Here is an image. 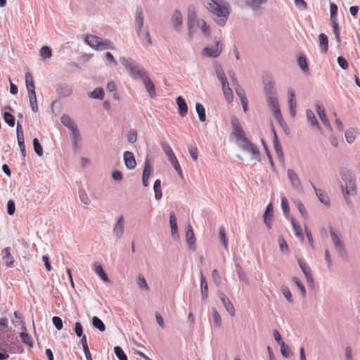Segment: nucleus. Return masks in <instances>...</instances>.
Masks as SVG:
<instances>
[{"mask_svg": "<svg viewBox=\"0 0 360 360\" xmlns=\"http://www.w3.org/2000/svg\"><path fill=\"white\" fill-rule=\"evenodd\" d=\"M291 222H292V226L293 231H294L296 236L298 237L301 240H304V236H303L302 228L295 221V219H292Z\"/></svg>", "mask_w": 360, "mask_h": 360, "instance_id": "obj_45", "label": "nucleus"}, {"mask_svg": "<svg viewBox=\"0 0 360 360\" xmlns=\"http://www.w3.org/2000/svg\"><path fill=\"white\" fill-rule=\"evenodd\" d=\"M11 248L10 247H6L2 250V261L6 267H11L14 262V259L11 254Z\"/></svg>", "mask_w": 360, "mask_h": 360, "instance_id": "obj_19", "label": "nucleus"}, {"mask_svg": "<svg viewBox=\"0 0 360 360\" xmlns=\"http://www.w3.org/2000/svg\"><path fill=\"white\" fill-rule=\"evenodd\" d=\"M273 142H274V147L275 151L276 153V155H277L278 159L283 160L284 156H283V152L282 150V146H281L280 141H278V136L276 134H275V137L273 140Z\"/></svg>", "mask_w": 360, "mask_h": 360, "instance_id": "obj_30", "label": "nucleus"}, {"mask_svg": "<svg viewBox=\"0 0 360 360\" xmlns=\"http://www.w3.org/2000/svg\"><path fill=\"white\" fill-rule=\"evenodd\" d=\"M340 176L345 185H341L340 188L342 194L345 197L347 195H354L356 193V176L352 171L343 169L340 171Z\"/></svg>", "mask_w": 360, "mask_h": 360, "instance_id": "obj_3", "label": "nucleus"}, {"mask_svg": "<svg viewBox=\"0 0 360 360\" xmlns=\"http://www.w3.org/2000/svg\"><path fill=\"white\" fill-rule=\"evenodd\" d=\"M231 122L233 129L232 135L236 137L237 141H240L238 143L239 147L243 150L250 153L255 159L260 160L259 150L254 143L246 138L239 120L236 116H232Z\"/></svg>", "mask_w": 360, "mask_h": 360, "instance_id": "obj_1", "label": "nucleus"}, {"mask_svg": "<svg viewBox=\"0 0 360 360\" xmlns=\"http://www.w3.org/2000/svg\"><path fill=\"white\" fill-rule=\"evenodd\" d=\"M33 147H34V152L36 153V154L37 155H39V157L42 156L43 148H42V146H41L39 141L37 138H34L33 139Z\"/></svg>", "mask_w": 360, "mask_h": 360, "instance_id": "obj_57", "label": "nucleus"}, {"mask_svg": "<svg viewBox=\"0 0 360 360\" xmlns=\"http://www.w3.org/2000/svg\"><path fill=\"white\" fill-rule=\"evenodd\" d=\"M218 296L221 300L226 310L231 316H233L235 315V309L232 302L229 300L227 296L221 291H219L218 292Z\"/></svg>", "mask_w": 360, "mask_h": 360, "instance_id": "obj_11", "label": "nucleus"}, {"mask_svg": "<svg viewBox=\"0 0 360 360\" xmlns=\"http://www.w3.org/2000/svg\"><path fill=\"white\" fill-rule=\"evenodd\" d=\"M316 112H317L319 117H320V119H321V122H323V124H324V126L330 128V124L329 120L326 117L324 108L319 104H316Z\"/></svg>", "mask_w": 360, "mask_h": 360, "instance_id": "obj_23", "label": "nucleus"}, {"mask_svg": "<svg viewBox=\"0 0 360 360\" xmlns=\"http://www.w3.org/2000/svg\"><path fill=\"white\" fill-rule=\"evenodd\" d=\"M144 25V15L141 7H137L135 14L134 27L138 37H142V30Z\"/></svg>", "mask_w": 360, "mask_h": 360, "instance_id": "obj_8", "label": "nucleus"}, {"mask_svg": "<svg viewBox=\"0 0 360 360\" xmlns=\"http://www.w3.org/2000/svg\"><path fill=\"white\" fill-rule=\"evenodd\" d=\"M311 186L315 191L316 196L319 199V200L325 205H329L330 200H329V198H328V196L327 195V194L322 190L316 188L315 186L313 185L312 183H311Z\"/></svg>", "mask_w": 360, "mask_h": 360, "instance_id": "obj_24", "label": "nucleus"}, {"mask_svg": "<svg viewBox=\"0 0 360 360\" xmlns=\"http://www.w3.org/2000/svg\"><path fill=\"white\" fill-rule=\"evenodd\" d=\"M321 51L326 53L328 49V39L326 34L321 33L319 35Z\"/></svg>", "mask_w": 360, "mask_h": 360, "instance_id": "obj_27", "label": "nucleus"}, {"mask_svg": "<svg viewBox=\"0 0 360 360\" xmlns=\"http://www.w3.org/2000/svg\"><path fill=\"white\" fill-rule=\"evenodd\" d=\"M137 284L141 289H143V290H145L147 291L149 290V287L147 284V282H146L145 278L143 276L139 275V276L138 277V279H137Z\"/></svg>", "mask_w": 360, "mask_h": 360, "instance_id": "obj_64", "label": "nucleus"}, {"mask_svg": "<svg viewBox=\"0 0 360 360\" xmlns=\"http://www.w3.org/2000/svg\"><path fill=\"white\" fill-rule=\"evenodd\" d=\"M120 62L134 79H141L147 73L143 68H141L140 65L131 58L121 57L120 58Z\"/></svg>", "mask_w": 360, "mask_h": 360, "instance_id": "obj_4", "label": "nucleus"}, {"mask_svg": "<svg viewBox=\"0 0 360 360\" xmlns=\"http://www.w3.org/2000/svg\"><path fill=\"white\" fill-rule=\"evenodd\" d=\"M153 189L155 192V198L157 200L162 198V193L161 189V181L160 179H156L154 182Z\"/></svg>", "mask_w": 360, "mask_h": 360, "instance_id": "obj_39", "label": "nucleus"}, {"mask_svg": "<svg viewBox=\"0 0 360 360\" xmlns=\"http://www.w3.org/2000/svg\"><path fill=\"white\" fill-rule=\"evenodd\" d=\"M6 342H9V344L6 343L5 345L6 346V349L8 351V353H22L23 352V347L20 345L19 341L16 340L15 341H11L9 340V338L8 337L6 340Z\"/></svg>", "mask_w": 360, "mask_h": 360, "instance_id": "obj_10", "label": "nucleus"}, {"mask_svg": "<svg viewBox=\"0 0 360 360\" xmlns=\"http://www.w3.org/2000/svg\"><path fill=\"white\" fill-rule=\"evenodd\" d=\"M297 63H298V65L300 66V68H301V70L304 72L306 73V72H309L308 63H307V59L304 56H300L297 58Z\"/></svg>", "mask_w": 360, "mask_h": 360, "instance_id": "obj_49", "label": "nucleus"}, {"mask_svg": "<svg viewBox=\"0 0 360 360\" xmlns=\"http://www.w3.org/2000/svg\"><path fill=\"white\" fill-rule=\"evenodd\" d=\"M22 342L30 347H33V342L31 336L27 332V329L25 327H22V331L20 334Z\"/></svg>", "mask_w": 360, "mask_h": 360, "instance_id": "obj_28", "label": "nucleus"}, {"mask_svg": "<svg viewBox=\"0 0 360 360\" xmlns=\"http://www.w3.org/2000/svg\"><path fill=\"white\" fill-rule=\"evenodd\" d=\"M140 39L147 46H150L152 44V41L150 38V35L149 33L148 27H145L142 30V37H139Z\"/></svg>", "mask_w": 360, "mask_h": 360, "instance_id": "obj_35", "label": "nucleus"}, {"mask_svg": "<svg viewBox=\"0 0 360 360\" xmlns=\"http://www.w3.org/2000/svg\"><path fill=\"white\" fill-rule=\"evenodd\" d=\"M171 163V165L173 166V167L174 168V169L177 172L178 174L181 177L183 178V172H182V169L181 168V166L178 162V160L176 158V157H174L172 159L169 160Z\"/></svg>", "mask_w": 360, "mask_h": 360, "instance_id": "obj_54", "label": "nucleus"}, {"mask_svg": "<svg viewBox=\"0 0 360 360\" xmlns=\"http://www.w3.org/2000/svg\"><path fill=\"white\" fill-rule=\"evenodd\" d=\"M92 325L93 326L98 329L100 332H103L105 330V326L103 321L97 316H94L92 319Z\"/></svg>", "mask_w": 360, "mask_h": 360, "instance_id": "obj_42", "label": "nucleus"}, {"mask_svg": "<svg viewBox=\"0 0 360 360\" xmlns=\"http://www.w3.org/2000/svg\"><path fill=\"white\" fill-rule=\"evenodd\" d=\"M281 347V353L283 356L285 358L291 357L293 355L292 352L288 345H287L285 342H282L280 345Z\"/></svg>", "mask_w": 360, "mask_h": 360, "instance_id": "obj_47", "label": "nucleus"}, {"mask_svg": "<svg viewBox=\"0 0 360 360\" xmlns=\"http://www.w3.org/2000/svg\"><path fill=\"white\" fill-rule=\"evenodd\" d=\"M171 22L174 30L176 32H179L183 24V18L182 15L179 10L176 9L174 11L172 15Z\"/></svg>", "mask_w": 360, "mask_h": 360, "instance_id": "obj_14", "label": "nucleus"}, {"mask_svg": "<svg viewBox=\"0 0 360 360\" xmlns=\"http://www.w3.org/2000/svg\"><path fill=\"white\" fill-rule=\"evenodd\" d=\"M94 271L95 272L99 275L101 279L105 282H108L109 278L108 275L105 273L102 265L98 262L94 263Z\"/></svg>", "mask_w": 360, "mask_h": 360, "instance_id": "obj_31", "label": "nucleus"}, {"mask_svg": "<svg viewBox=\"0 0 360 360\" xmlns=\"http://www.w3.org/2000/svg\"><path fill=\"white\" fill-rule=\"evenodd\" d=\"M333 27V33L335 36L336 40L338 43L340 42V32L337 18L330 19Z\"/></svg>", "mask_w": 360, "mask_h": 360, "instance_id": "obj_44", "label": "nucleus"}, {"mask_svg": "<svg viewBox=\"0 0 360 360\" xmlns=\"http://www.w3.org/2000/svg\"><path fill=\"white\" fill-rule=\"evenodd\" d=\"M151 172H152V168H151L150 161L148 157H147L145 160L144 168H143L142 176H146V177H150Z\"/></svg>", "mask_w": 360, "mask_h": 360, "instance_id": "obj_53", "label": "nucleus"}, {"mask_svg": "<svg viewBox=\"0 0 360 360\" xmlns=\"http://www.w3.org/2000/svg\"><path fill=\"white\" fill-rule=\"evenodd\" d=\"M143 80V83L146 89L149 96L151 98H155L156 96L155 88L152 80L148 77L147 73L141 78Z\"/></svg>", "mask_w": 360, "mask_h": 360, "instance_id": "obj_15", "label": "nucleus"}, {"mask_svg": "<svg viewBox=\"0 0 360 360\" xmlns=\"http://www.w3.org/2000/svg\"><path fill=\"white\" fill-rule=\"evenodd\" d=\"M222 51V44L220 41H216L214 45L211 46L205 47L202 50V55L210 57L217 58Z\"/></svg>", "mask_w": 360, "mask_h": 360, "instance_id": "obj_7", "label": "nucleus"}, {"mask_svg": "<svg viewBox=\"0 0 360 360\" xmlns=\"http://www.w3.org/2000/svg\"><path fill=\"white\" fill-rule=\"evenodd\" d=\"M70 138H71V141L72 143L73 149L75 152H77L79 148L78 141L80 138L79 131L75 130V131L70 132Z\"/></svg>", "mask_w": 360, "mask_h": 360, "instance_id": "obj_37", "label": "nucleus"}, {"mask_svg": "<svg viewBox=\"0 0 360 360\" xmlns=\"http://www.w3.org/2000/svg\"><path fill=\"white\" fill-rule=\"evenodd\" d=\"M281 207H282L284 215L286 217H288L289 215V213H290V207H289V205H288V201L285 196L282 197V198H281Z\"/></svg>", "mask_w": 360, "mask_h": 360, "instance_id": "obj_62", "label": "nucleus"}, {"mask_svg": "<svg viewBox=\"0 0 360 360\" xmlns=\"http://www.w3.org/2000/svg\"><path fill=\"white\" fill-rule=\"evenodd\" d=\"M203 19H198L195 14V8L189 6L188 9L187 15V26H188V35L190 39H192L194 36V28L199 27Z\"/></svg>", "mask_w": 360, "mask_h": 360, "instance_id": "obj_5", "label": "nucleus"}, {"mask_svg": "<svg viewBox=\"0 0 360 360\" xmlns=\"http://www.w3.org/2000/svg\"><path fill=\"white\" fill-rule=\"evenodd\" d=\"M267 0H246V4L252 10L257 11L260 8V5L264 4Z\"/></svg>", "mask_w": 360, "mask_h": 360, "instance_id": "obj_38", "label": "nucleus"}, {"mask_svg": "<svg viewBox=\"0 0 360 360\" xmlns=\"http://www.w3.org/2000/svg\"><path fill=\"white\" fill-rule=\"evenodd\" d=\"M306 116L309 121V122L311 124V126L316 127L317 129H321L320 124L314 113V112L310 110L307 109L306 110Z\"/></svg>", "mask_w": 360, "mask_h": 360, "instance_id": "obj_29", "label": "nucleus"}, {"mask_svg": "<svg viewBox=\"0 0 360 360\" xmlns=\"http://www.w3.org/2000/svg\"><path fill=\"white\" fill-rule=\"evenodd\" d=\"M88 96L94 99L103 100L105 96L104 90L101 87L96 88L93 91L89 93Z\"/></svg>", "mask_w": 360, "mask_h": 360, "instance_id": "obj_33", "label": "nucleus"}, {"mask_svg": "<svg viewBox=\"0 0 360 360\" xmlns=\"http://www.w3.org/2000/svg\"><path fill=\"white\" fill-rule=\"evenodd\" d=\"M281 291L283 293V296L285 297V299L289 302H293L291 292H290V289L287 286H285V285L281 286Z\"/></svg>", "mask_w": 360, "mask_h": 360, "instance_id": "obj_61", "label": "nucleus"}, {"mask_svg": "<svg viewBox=\"0 0 360 360\" xmlns=\"http://www.w3.org/2000/svg\"><path fill=\"white\" fill-rule=\"evenodd\" d=\"M330 235L338 256L344 260L347 259V252L342 240L333 229L330 230Z\"/></svg>", "mask_w": 360, "mask_h": 360, "instance_id": "obj_6", "label": "nucleus"}, {"mask_svg": "<svg viewBox=\"0 0 360 360\" xmlns=\"http://www.w3.org/2000/svg\"><path fill=\"white\" fill-rule=\"evenodd\" d=\"M215 72L218 79L220 81L221 84H226V82H228L226 77L221 65L216 66Z\"/></svg>", "mask_w": 360, "mask_h": 360, "instance_id": "obj_43", "label": "nucleus"}, {"mask_svg": "<svg viewBox=\"0 0 360 360\" xmlns=\"http://www.w3.org/2000/svg\"><path fill=\"white\" fill-rule=\"evenodd\" d=\"M212 318L213 322L214 325L217 327H220L221 326V316L215 308L212 309Z\"/></svg>", "mask_w": 360, "mask_h": 360, "instance_id": "obj_55", "label": "nucleus"}, {"mask_svg": "<svg viewBox=\"0 0 360 360\" xmlns=\"http://www.w3.org/2000/svg\"><path fill=\"white\" fill-rule=\"evenodd\" d=\"M219 236L223 246L224 248L227 249L228 239L226 238L225 228L222 226L219 227Z\"/></svg>", "mask_w": 360, "mask_h": 360, "instance_id": "obj_50", "label": "nucleus"}, {"mask_svg": "<svg viewBox=\"0 0 360 360\" xmlns=\"http://www.w3.org/2000/svg\"><path fill=\"white\" fill-rule=\"evenodd\" d=\"M169 224L171 227V233L173 237L177 235V222L176 217L174 212H171L169 215Z\"/></svg>", "mask_w": 360, "mask_h": 360, "instance_id": "obj_34", "label": "nucleus"}, {"mask_svg": "<svg viewBox=\"0 0 360 360\" xmlns=\"http://www.w3.org/2000/svg\"><path fill=\"white\" fill-rule=\"evenodd\" d=\"M113 43L108 39L101 38L98 49L99 51L105 50V49H114Z\"/></svg>", "mask_w": 360, "mask_h": 360, "instance_id": "obj_36", "label": "nucleus"}, {"mask_svg": "<svg viewBox=\"0 0 360 360\" xmlns=\"http://www.w3.org/2000/svg\"><path fill=\"white\" fill-rule=\"evenodd\" d=\"M56 92L60 98H65L72 94V89L70 85L66 83H60L56 87Z\"/></svg>", "mask_w": 360, "mask_h": 360, "instance_id": "obj_12", "label": "nucleus"}, {"mask_svg": "<svg viewBox=\"0 0 360 360\" xmlns=\"http://www.w3.org/2000/svg\"><path fill=\"white\" fill-rule=\"evenodd\" d=\"M278 242L279 244L281 251L283 254L288 255L289 254V248H288V245L285 240L284 239V238L282 236H280L278 238Z\"/></svg>", "mask_w": 360, "mask_h": 360, "instance_id": "obj_52", "label": "nucleus"}, {"mask_svg": "<svg viewBox=\"0 0 360 360\" xmlns=\"http://www.w3.org/2000/svg\"><path fill=\"white\" fill-rule=\"evenodd\" d=\"M161 146H162V150L165 153L166 155L168 157L169 160L176 156L175 154L174 153L172 148L167 142H162L161 143Z\"/></svg>", "mask_w": 360, "mask_h": 360, "instance_id": "obj_46", "label": "nucleus"}, {"mask_svg": "<svg viewBox=\"0 0 360 360\" xmlns=\"http://www.w3.org/2000/svg\"><path fill=\"white\" fill-rule=\"evenodd\" d=\"M101 37L94 34H87L85 37V42L91 48L98 49Z\"/></svg>", "mask_w": 360, "mask_h": 360, "instance_id": "obj_21", "label": "nucleus"}, {"mask_svg": "<svg viewBox=\"0 0 360 360\" xmlns=\"http://www.w3.org/2000/svg\"><path fill=\"white\" fill-rule=\"evenodd\" d=\"M124 217L121 215L117 219L116 223L114 225L112 231L117 239L121 238L123 236L124 227Z\"/></svg>", "mask_w": 360, "mask_h": 360, "instance_id": "obj_13", "label": "nucleus"}, {"mask_svg": "<svg viewBox=\"0 0 360 360\" xmlns=\"http://www.w3.org/2000/svg\"><path fill=\"white\" fill-rule=\"evenodd\" d=\"M79 197L81 202L84 205H89L91 202L89 198L88 197L86 193L83 188L79 189Z\"/></svg>", "mask_w": 360, "mask_h": 360, "instance_id": "obj_60", "label": "nucleus"}, {"mask_svg": "<svg viewBox=\"0 0 360 360\" xmlns=\"http://www.w3.org/2000/svg\"><path fill=\"white\" fill-rule=\"evenodd\" d=\"M219 0H201L203 6L211 12L214 20L220 26H224L227 21L229 11L226 3Z\"/></svg>", "mask_w": 360, "mask_h": 360, "instance_id": "obj_2", "label": "nucleus"}, {"mask_svg": "<svg viewBox=\"0 0 360 360\" xmlns=\"http://www.w3.org/2000/svg\"><path fill=\"white\" fill-rule=\"evenodd\" d=\"M186 242L188 245L189 246L190 249H192L193 250H195V238L193 233V231L192 229V227L191 225L188 226V229H187L186 232Z\"/></svg>", "mask_w": 360, "mask_h": 360, "instance_id": "obj_22", "label": "nucleus"}, {"mask_svg": "<svg viewBox=\"0 0 360 360\" xmlns=\"http://www.w3.org/2000/svg\"><path fill=\"white\" fill-rule=\"evenodd\" d=\"M295 204L297 210L302 214V216L303 217L306 218L307 217V210H306L303 203L300 200H296L295 201Z\"/></svg>", "mask_w": 360, "mask_h": 360, "instance_id": "obj_63", "label": "nucleus"}, {"mask_svg": "<svg viewBox=\"0 0 360 360\" xmlns=\"http://www.w3.org/2000/svg\"><path fill=\"white\" fill-rule=\"evenodd\" d=\"M61 123L66 127L70 132L75 131V130H78L77 127L75 124V122L72 120V119L66 114H64L62 115L61 118Z\"/></svg>", "mask_w": 360, "mask_h": 360, "instance_id": "obj_18", "label": "nucleus"}, {"mask_svg": "<svg viewBox=\"0 0 360 360\" xmlns=\"http://www.w3.org/2000/svg\"><path fill=\"white\" fill-rule=\"evenodd\" d=\"M40 56L44 58H50L52 56L51 49L48 46H44L40 50Z\"/></svg>", "mask_w": 360, "mask_h": 360, "instance_id": "obj_56", "label": "nucleus"}, {"mask_svg": "<svg viewBox=\"0 0 360 360\" xmlns=\"http://www.w3.org/2000/svg\"><path fill=\"white\" fill-rule=\"evenodd\" d=\"M287 174L292 186L296 189L301 188V181L295 171L291 169H288L287 171Z\"/></svg>", "mask_w": 360, "mask_h": 360, "instance_id": "obj_17", "label": "nucleus"}, {"mask_svg": "<svg viewBox=\"0 0 360 360\" xmlns=\"http://www.w3.org/2000/svg\"><path fill=\"white\" fill-rule=\"evenodd\" d=\"M4 120L5 122L11 127H14L15 125V117L14 116L9 112L5 111L4 112Z\"/></svg>", "mask_w": 360, "mask_h": 360, "instance_id": "obj_51", "label": "nucleus"}, {"mask_svg": "<svg viewBox=\"0 0 360 360\" xmlns=\"http://www.w3.org/2000/svg\"><path fill=\"white\" fill-rule=\"evenodd\" d=\"M200 288H201V295L202 299L205 300L208 297V285L207 282L205 277L203 276L201 272L200 275Z\"/></svg>", "mask_w": 360, "mask_h": 360, "instance_id": "obj_25", "label": "nucleus"}, {"mask_svg": "<svg viewBox=\"0 0 360 360\" xmlns=\"http://www.w3.org/2000/svg\"><path fill=\"white\" fill-rule=\"evenodd\" d=\"M25 84L27 91H35L33 77L30 72L25 73Z\"/></svg>", "mask_w": 360, "mask_h": 360, "instance_id": "obj_41", "label": "nucleus"}, {"mask_svg": "<svg viewBox=\"0 0 360 360\" xmlns=\"http://www.w3.org/2000/svg\"><path fill=\"white\" fill-rule=\"evenodd\" d=\"M114 352L119 360H128L127 355L120 346L114 347Z\"/></svg>", "mask_w": 360, "mask_h": 360, "instance_id": "obj_59", "label": "nucleus"}, {"mask_svg": "<svg viewBox=\"0 0 360 360\" xmlns=\"http://www.w3.org/2000/svg\"><path fill=\"white\" fill-rule=\"evenodd\" d=\"M195 110H196V112L198 113L199 120L201 122H205L206 120V113H205V109L204 106L200 103H195Z\"/></svg>", "mask_w": 360, "mask_h": 360, "instance_id": "obj_40", "label": "nucleus"}, {"mask_svg": "<svg viewBox=\"0 0 360 360\" xmlns=\"http://www.w3.org/2000/svg\"><path fill=\"white\" fill-rule=\"evenodd\" d=\"M8 330V319L3 317L0 319V339H2V333Z\"/></svg>", "mask_w": 360, "mask_h": 360, "instance_id": "obj_58", "label": "nucleus"}, {"mask_svg": "<svg viewBox=\"0 0 360 360\" xmlns=\"http://www.w3.org/2000/svg\"><path fill=\"white\" fill-rule=\"evenodd\" d=\"M222 85V89L223 93L224 94V96L226 99L230 102L233 99V93L232 90L229 87V82H226V84H221Z\"/></svg>", "mask_w": 360, "mask_h": 360, "instance_id": "obj_48", "label": "nucleus"}, {"mask_svg": "<svg viewBox=\"0 0 360 360\" xmlns=\"http://www.w3.org/2000/svg\"><path fill=\"white\" fill-rule=\"evenodd\" d=\"M266 98L267 104L270 109L271 110V111L280 108L276 94L269 96H266Z\"/></svg>", "mask_w": 360, "mask_h": 360, "instance_id": "obj_26", "label": "nucleus"}, {"mask_svg": "<svg viewBox=\"0 0 360 360\" xmlns=\"http://www.w3.org/2000/svg\"><path fill=\"white\" fill-rule=\"evenodd\" d=\"M176 103L178 106L179 113L181 117H184L188 113V105L185 99L179 96L176 98Z\"/></svg>", "mask_w": 360, "mask_h": 360, "instance_id": "obj_20", "label": "nucleus"}, {"mask_svg": "<svg viewBox=\"0 0 360 360\" xmlns=\"http://www.w3.org/2000/svg\"><path fill=\"white\" fill-rule=\"evenodd\" d=\"M263 84L266 97L276 94L275 91V82L272 76L266 75L264 77Z\"/></svg>", "mask_w": 360, "mask_h": 360, "instance_id": "obj_9", "label": "nucleus"}, {"mask_svg": "<svg viewBox=\"0 0 360 360\" xmlns=\"http://www.w3.org/2000/svg\"><path fill=\"white\" fill-rule=\"evenodd\" d=\"M28 95H29V100H30V103L32 110L34 112H37L39 109H38V105H37V101L35 91H28Z\"/></svg>", "mask_w": 360, "mask_h": 360, "instance_id": "obj_32", "label": "nucleus"}, {"mask_svg": "<svg viewBox=\"0 0 360 360\" xmlns=\"http://www.w3.org/2000/svg\"><path fill=\"white\" fill-rule=\"evenodd\" d=\"M123 159L127 169H133L136 167V162L132 152L125 151L123 154Z\"/></svg>", "mask_w": 360, "mask_h": 360, "instance_id": "obj_16", "label": "nucleus"}]
</instances>
